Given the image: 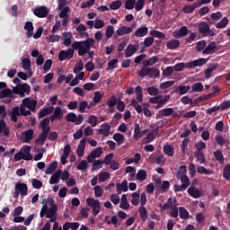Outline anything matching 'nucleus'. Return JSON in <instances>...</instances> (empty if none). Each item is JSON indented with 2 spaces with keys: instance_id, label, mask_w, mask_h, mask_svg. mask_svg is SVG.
I'll return each mask as SVG.
<instances>
[{
  "instance_id": "680f3d73",
  "label": "nucleus",
  "mask_w": 230,
  "mask_h": 230,
  "mask_svg": "<svg viewBox=\"0 0 230 230\" xmlns=\"http://www.w3.org/2000/svg\"><path fill=\"white\" fill-rule=\"evenodd\" d=\"M146 91L150 96H157V94H159V89L155 86H149Z\"/></svg>"
},
{
  "instance_id": "052dcab7",
  "label": "nucleus",
  "mask_w": 230,
  "mask_h": 230,
  "mask_svg": "<svg viewBox=\"0 0 230 230\" xmlns=\"http://www.w3.org/2000/svg\"><path fill=\"white\" fill-rule=\"evenodd\" d=\"M112 35H114V26L109 25L106 28L105 36L107 39H112Z\"/></svg>"
},
{
  "instance_id": "603ef678",
  "label": "nucleus",
  "mask_w": 230,
  "mask_h": 230,
  "mask_svg": "<svg viewBox=\"0 0 230 230\" xmlns=\"http://www.w3.org/2000/svg\"><path fill=\"white\" fill-rule=\"evenodd\" d=\"M155 137H157V136L154 132H151L145 138H143V143H145L146 145L148 143H152V141H154Z\"/></svg>"
},
{
  "instance_id": "6e6552de",
  "label": "nucleus",
  "mask_w": 230,
  "mask_h": 230,
  "mask_svg": "<svg viewBox=\"0 0 230 230\" xmlns=\"http://www.w3.org/2000/svg\"><path fill=\"white\" fill-rule=\"evenodd\" d=\"M206 64H208V59L200 58L194 61L186 63V67H187V69H193V67H199V66H204Z\"/></svg>"
},
{
  "instance_id": "2eb2a0df",
  "label": "nucleus",
  "mask_w": 230,
  "mask_h": 230,
  "mask_svg": "<svg viewBox=\"0 0 230 230\" xmlns=\"http://www.w3.org/2000/svg\"><path fill=\"white\" fill-rule=\"evenodd\" d=\"M190 89H191V86L190 85H178L176 88H174L173 93L175 94H180V96H182L184 94H187V93H190Z\"/></svg>"
},
{
  "instance_id": "338daca9",
  "label": "nucleus",
  "mask_w": 230,
  "mask_h": 230,
  "mask_svg": "<svg viewBox=\"0 0 230 230\" xmlns=\"http://www.w3.org/2000/svg\"><path fill=\"white\" fill-rule=\"evenodd\" d=\"M93 191L96 199H100L103 195V189L99 185L93 188Z\"/></svg>"
},
{
  "instance_id": "f3484780",
  "label": "nucleus",
  "mask_w": 230,
  "mask_h": 230,
  "mask_svg": "<svg viewBox=\"0 0 230 230\" xmlns=\"http://www.w3.org/2000/svg\"><path fill=\"white\" fill-rule=\"evenodd\" d=\"M23 28L27 31V39H31V37H33V30H35L33 27V22H26Z\"/></svg>"
},
{
  "instance_id": "79ce46f5",
  "label": "nucleus",
  "mask_w": 230,
  "mask_h": 230,
  "mask_svg": "<svg viewBox=\"0 0 230 230\" xmlns=\"http://www.w3.org/2000/svg\"><path fill=\"white\" fill-rule=\"evenodd\" d=\"M150 35L151 37H155L156 39H166V35L157 30H153V31H150Z\"/></svg>"
},
{
  "instance_id": "58836bf2",
  "label": "nucleus",
  "mask_w": 230,
  "mask_h": 230,
  "mask_svg": "<svg viewBox=\"0 0 230 230\" xmlns=\"http://www.w3.org/2000/svg\"><path fill=\"white\" fill-rule=\"evenodd\" d=\"M93 163L91 172H96V170H100V168L103 167V161L102 160H93Z\"/></svg>"
},
{
  "instance_id": "3c124183",
  "label": "nucleus",
  "mask_w": 230,
  "mask_h": 230,
  "mask_svg": "<svg viewBox=\"0 0 230 230\" xmlns=\"http://www.w3.org/2000/svg\"><path fill=\"white\" fill-rule=\"evenodd\" d=\"M135 91L137 102H143V88L141 86H137Z\"/></svg>"
},
{
  "instance_id": "4468645a",
  "label": "nucleus",
  "mask_w": 230,
  "mask_h": 230,
  "mask_svg": "<svg viewBox=\"0 0 230 230\" xmlns=\"http://www.w3.org/2000/svg\"><path fill=\"white\" fill-rule=\"evenodd\" d=\"M22 103L24 107H27L31 112H35V109L37 107V101L35 100H31L30 98H25L22 101Z\"/></svg>"
},
{
  "instance_id": "7ed1b4c3",
  "label": "nucleus",
  "mask_w": 230,
  "mask_h": 230,
  "mask_svg": "<svg viewBox=\"0 0 230 230\" xmlns=\"http://www.w3.org/2000/svg\"><path fill=\"white\" fill-rule=\"evenodd\" d=\"M198 30L203 37H215L217 35L213 30L209 28V24L206 22H201L198 25Z\"/></svg>"
},
{
  "instance_id": "774afa93",
  "label": "nucleus",
  "mask_w": 230,
  "mask_h": 230,
  "mask_svg": "<svg viewBox=\"0 0 230 230\" xmlns=\"http://www.w3.org/2000/svg\"><path fill=\"white\" fill-rule=\"evenodd\" d=\"M87 166H89V164L87 163V161L82 160L77 165V170L85 172V170H87Z\"/></svg>"
},
{
  "instance_id": "f03ea898",
  "label": "nucleus",
  "mask_w": 230,
  "mask_h": 230,
  "mask_svg": "<svg viewBox=\"0 0 230 230\" xmlns=\"http://www.w3.org/2000/svg\"><path fill=\"white\" fill-rule=\"evenodd\" d=\"M9 116H11V121L17 123L19 116H31V111H27L26 107L21 105L13 108L12 111H9Z\"/></svg>"
},
{
  "instance_id": "aec40b11",
  "label": "nucleus",
  "mask_w": 230,
  "mask_h": 230,
  "mask_svg": "<svg viewBox=\"0 0 230 230\" xmlns=\"http://www.w3.org/2000/svg\"><path fill=\"white\" fill-rule=\"evenodd\" d=\"M134 35L138 38L146 37L148 35V27L143 25L135 31Z\"/></svg>"
},
{
  "instance_id": "6e6d98bb",
  "label": "nucleus",
  "mask_w": 230,
  "mask_h": 230,
  "mask_svg": "<svg viewBox=\"0 0 230 230\" xmlns=\"http://www.w3.org/2000/svg\"><path fill=\"white\" fill-rule=\"evenodd\" d=\"M133 137H135L136 139L143 137V134H141V126L139 124L135 125Z\"/></svg>"
},
{
  "instance_id": "a878e982",
  "label": "nucleus",
  "mask_w": 230,
  "mask_h": 230,
  "mask_svg": "<svg viewBox=\"0 0 230 230\" xmlns=\"http://www.w3.org/2000/svg\"><path fill=\"white\" fill-rule=\"evenodd\" d=\"M40 127L42 131L49 132L51 130V128H49V117H47L43 119L40 121Z\"/></svg>"
},
{
  "instance_id": "b1692460",
  "label": "nucleus",
  "mask_w": 230,
  "mask_h": 230,
  "mask_svg": "<svg viewBox=\"0 0 230 230\" xmlns=\"http://www.w3.org/2000/svg\"><path fill=\"white\" fill-rule=\"evenodd\" d=\"M187 191L193 199H200V190L197 187H190Z\"/></svg>"
},
{
  "instance_id": "39448f33",
  "label": "nucleus",
  "mask_w": 230,
  "mask_h": 230,
  "mask_svg": "<svg viewBox=\"0 0 230 230\" xmlns=\"http://www.w3.org/2000/svg\"><path fill=\"white\" fill-rule=\"evenodd\" d=\"M66 121H69L70 123H75V125H82L84 123V119H85V117L84 115L79 114L76 116L74 112H69L65 117Z\"/></svg>"
},
{
  "instance_id": "0eeeda50",
  "label": "nucleus",
  "mask_w": 230,
  "mask_h": 230,
  "mask_svg": "<svg viewBox=\"0 0 230 230\" xmlns=\"http://www.w3.org/2000/svg\"><path fill=\"white\" fill-rule=\"evenodd\" d=\"M33 13L34 15H36V17H39L40 19H44V17H48V15L49 14V11H48V7L40 6L36 7L33 10Z\"/></svg>"
},
{
  "instance_id": "4d7b16f0",
  "label": "nucleus",
  "mask_w": 230,
  "mask_h": 230,
  "mask_svg": "<svg viewBox=\"0 0 230 230\" xmlns=\"http://www.w3.org/2000/svg\"><path fill=\"white\" fill-rule=\"evenodd\" d=\"M33 134L34 131L33 129H28L25 131V138H24V143H29L33 139Z\"/></svg>"
},
{
  "instance_id": "cd10ccee",
  "label": "nucleus",
  "mask_w": 230,
  "mask_h": 230,
  "mask_svg": "<svg viewBox=\"0 0 230 230\" xmlns=\"http://www.w3.org/2000/svg\"><path fill=\"white\" fill-rule=\"evenodd\" d=\"M179 217L181 220H188L190 218V212L184 207L179 208Z\"/></svg>"
},
{
  "instance_id": "ddd939ff",
  "label": "nucleus",
  "mask_w": 230,
  "mask_h": 230,
  "mask_svg": "<svg viewBox=\"0 0 230 230\" xmlns=\"http://www.w3.org/2000/svg\"><path fill=\"white\" fill-rule=\"evenodd\" d=\"M22 154L23 155V161H31L33 159V155H31V146H25L21 148Z\"/></svg>"
},
{
  "instance_id": "6ab92c4d",
  "label": "nucleus",
  "mask_w": 230,
  "mask_h": 230,
  "mask_svg": "<svg viewBox=\"0 0 230 230\" xmlns=\"http://www.w3.org/2000/svg\"><path fill=\"white\" fill-rule=\"evenodd\" d=\"M0 134H4L5 137L10 136V128L6 127L4 119H0Z\"/></svg>"
},
{
  "instance_id": "f704fd0d",
  "label": "nucleus",
  "mask_w": 230,
  "mask_h": 230,
  "mask_svg": "<svg viewBox=\"0 0 230 230\" xmlns=\"http://www.w3.org/2000/svg\"><path fill=\"white\" fill-rule=\"evenodd\" d=\"M174 150L173 146L170 145L164 146V154L169 157H173Z\"/></svg>"
},
{
  "instance_id": "5fc2aeb1",
  "label": "nucleus",
  "mask_w": 230,
  "mask_h": 230,
  "mask_svg": "<svg viewBox=\"0 0 230 230\" xmlns=\"http://www.w3.org/2000/svg\"><path fill=\"white\" fill-rule=\"evenodd\" d=\"M172 75H173V66H167L164 70H163V73H162L163 78L172 76Z\"/></svg>"
},
{
  "instance_id": "c85d7f7f",
  "label": "nucleus",
  "mask_w": 230,
  "mask_h": 230,
  "mask_svg": "<svg viewBox=\"0 0 230 230\" xmlns=\"http://www.w3.org/2000/svg\"><path fill=\"white\" fill-rule=\"evenodd\" d=\"M57 211H58V206H53L52 208H49L45 214L46 218H53V217L57 216Z\"/></svg>"
},
{
  "instance_id": "864d4df0",
  "label": "nucleus",
  "mask_w": 230,
  "mask_h": 230,
  "mask_svg": "<svg viewBox=\"0 0 230 230\" xmlns=\"http://www.w3.org/2000/svg\"><path fill=\"white\" fill-rule=\"evenodd\" d=\"M132 199H131V203L133 206H139V199H140V195L137 192H133L131 194Z\"/></svg>"
},
{
  "instance_id": "473e14b6",
  "label": "nucleus",
  "mask_w": 230,
  "mask_h": 230,
  "mask_svg": "<svg viewBox=\"0 0 230 230\" xmlns=\"http://www.w3.org/2000/svg\"><path fill=\"white\" fill-rule=\"evenodd\" d=\"M202 91H204V84H202V83L198 82L192 84L191 86L192 93H202Z\"/></svg>"
},
{
  "instance_id": "de8ad7c7",
  "label": "nucleus",
  "mask_w": 230,
  "mask_h": 230,
  "mask_svg": "<svg viewBox=\"0 0 230 230\" xmlns=\"http://www.w3.org/2000/svg\"><path fill=\"white\" fill-rule=\"evenodd\" d=\"M161 72L155 67H150L149 78H159Z\"/></svg>"
},
{
  "instance_id": "a211bd4d",
  "label": "nucleus",
  "mask_w": 230,
  "mask_h": 230,
  "mask_svg": "<svg viewBox=\"0 0 230 230\" xmlns=\"http://www.w3.org/2000/svg\"><path fill=\"white\" fill-rule=\"evenodd\" d=\"M117 193L121 195V191H128V181L124 180L121 183H117Z\"/></svg>"
},
{
  "instance_id": "5701e85b",
  "label": "nucleus",
  "mask_w": 230,
  "mask_h": 230,
  "mask_svg": "<svg viewBox=\"0 0 230 230\" xmlns=\"http://www.w3.org/2000/svg\"><path fill=\"white\" fill-rule=\"evenodd\" d=\"M49 135V131H42L41 134L36 138L35 143L39 145H44L46 143V139H48V136Z\"/></svg>"
},
{
  "instance_id": "bf43d9fd",
  "label": "nucleus",
  "mask_w": 230,
  "mask_h": 230,
  "mask_svg": "<svg viewBox=\"0 0 230 230\" xmlns=\"http://www.w3.org/2000/svg\"><path fill=\"white\" fill-rule=\"evenodd\" d=\"M157 62H159V57L154 56L146 60V63H144V66H155Z\"/></svg>"
},
{
  "instance_id": "0e129e2a",
  "label": "nucleus",
  "mask_w": 230,
  "mask_h": 230,
  "mask_svg": "<svg viewBox=\"0 0 230 230\" xmlns=\"http://www.w3.org/2000/svg\"><path fill=\"white\" fill-rule=\"evenodd\" d=\"M206 49V40L198 41L196 44V51L200 52Z\"/></svg>"
},
{
  "instance_id": "f257e3e1",
  "label": "nucleus",
  "mask_w": 230,
  "mask_h": 230,
  "mask_svg": "<svg viewBox=\"0 0 230 230\" xmlns=\"http://www.w3.org/2000/svg\"><path fill=\"white\" fill-rule=\"evenodd\" d=\"M94 39L87 38L85 40L74 41L71 47L74 49H78L79 57H84V55L88 53L89 58H93L94 56V51H91V48L94 46Z\"/></svg>"
},
{
  "instance_id": "c03bdc74",
  "label": "nucleus",
  "mask_w": 230,
  "mask_h": 230,
  "mask_svg": "<svg viewBox=\"0 0 230 230\" xmlns=\"http://www.w3.org/2000/svg\"><path fill=\"white\" fill-rule=\"evenodd\" d=\"M214 157L216 159V161H218L219 164H224V155L222 154V152L220 150L215 151L214 152Z\"/></svg>"
},
{
  "instance_id": "20e7f679",
  "label": "nucleus",
  "mask_w": 230,
  "mask_h": 230,
  "mask_svg": "<svg viewBox=\"0 0 230 230\" xmlns=\"http://www.w3.org/2000/svg\"><path fill=\"white\" fill-rule=\"evenodd\" d=\"M30 84H18L13 89V92L14 94H20L22 98H24V94H30Z\"/></svg>"
},
{
  "instance_id": "c9c22d12",
  "label": "nucleus",
  "mask_w": 230,
  "mask_h": 230,
  "mask_svg": "<svg viewBox=\"0 0 230 230\" xmlns=\"http://www.w3.org/2000/svg\"><path fill=\"white\" fill-rule=\"evenodd\" d=\"M178 181H181V186L184 187L185 190H188L190 188V178L188 176H180V178H177Z\"/></svg>"
},
{
  "instance_id": "4c0bfd02",
  "label": "nucleus",
  "mask_w": 230,
  "mask_h": 230,
  "mask_svg": "<svg viewBox=\"0 0 230 230\" xmlns=\"http://www.w3.org/2000/svg\"><path fill=\"white\" fill-rule=\"evenodd\" d=\"M86 203L90 208H100V200L94 199L93 198H88L86 199Z\"/></svg>"
},
{
  "instance_id": "1a4fd4ad",
  "label": "nucleus",
  "mask_w": 230,
  "mask_h": 230,
  "mask_svg": "<svg viewBox=\"0 0 230 230\" xmlns=\"http://www.w3.org/2000/svg\"><path fill=\"white\" fill-rule=\"evenodd\" d=\"M129 33H132V27L121 26L114 33V39L123 37V35H128Z\"/></svg>"
},
{
  "instance_id": "e433bc0d",
  "label": "nucleus",
  "mask_w": 230,
  "mask_h": 230,
  "mask_svg": "<svg viewBox=\"0 0 230 230\" xmlns=\"http://www.w3.org/2000/svg\"><path fill=\"white\" fill-rule=\"evenodd\" d=\"M186 173H188L186 165H181L178 169V172L176 173V179L180 177H186Z\"/></svg>"
},
{
  "instance_id": "8fccbe9b",
  "label": "nucleus",
  "mask_w": 230,
  "mask_h": 230,
  "mask_svg": "<svg viewBox=\"0 0 230 230\" xmlns=\"http://www.w3.org/2000/svg\"><path fill=\"white\" fill-rule=\"evenodd\" d=\"M223 177L226 181H230V164H227L223 169Z\"/></svg>"
},
{
  "instance_id": "69168bd1",
  "label": "nucleus",
  "mask_w": 230,
  "mask_h": 230,
  "mask_svg": "<svg viewBox=\"0 0 230 230\" xmlns=\"http://www.w3.org/2000/svg\"><path fill=\"white\" fill-rule=\"evenodd\" d=\"M121 4V0L113 1L110 5V10H119Z\"/></svg>"
},
{
  "instance_id": "2f4dec72",
  "label": "nucleus",
  "mask_w": 230,
  "mask_h": 230,
  "mask_svg": "<svg viewBox=\"0 0 230 230\" xmlns=\"http://www.w3.org/2000/svg\"><path fill=\"white\" fill-rule=\"evenodd\" d=\"M148 174L143 169H140L137 172V181H140V182H143L144 181H146V177Z\"/></svg>"
},
{
  "instance_id": "dca6fc26",
  "label": "nucleus",
  "mask_w": 230,
  "mask_h": 230,
  "mask_svg": "<svg viewBox=\"0 0 230 230\" xmlns=\"http://www.w3.org/2000/svg\"><path fill=\"white\" fill-rule=\"evenodd\" d=\"M188 35V27L182 26L180 30L173 31V37L175 39H181V37H186Z\"/></svg>"
},
{
  "instance_id": "72a5a7b5",
  "label": "nucleus",
  "mask_w": 230,
  "mask_h": 230,
  "mask_svg": "<svg viewBox=\"0 0 230 230\" xmlns=\"http://www.w3.org/2000/svg\"><path fill=\"white\" fill-rule=\"evenodd\" d=\"M159 114L163 118L172 116L173 114V108H165V109L160 110Z\"/></svg>"
},
{
  "instance_id": "4be33fe9",
  "label": "nucleus",
  "mask_w": 230,
  "mask_h": 230,
  "mask_svg": "<svg viewBox=\"0 0 230 230\" xmlns=\"http://www.w3.org/2000/svg\"><path fill=\"white\" fill-rule=\"evenodd\" d=\"M62 175V170L58 169L56 172H54L50 179H49V184H58V182L60 181V176Z\"/></svg>"
},
{
  "instance_id": "49530a36",
  "label": "nucleus",
  "mask_w": 230,
  "mask_h": 230,
  "mask_svg": "<svg viewBox=\"0 0 230 230\" xmlns=\"http://www.w3.org/2000/svg\"><path fill=\"white\" fill-rule=\"evenodd\" d=\"M109 218H111L110 216H105V217H104V220L108 226H111V224H112L113 226H118V217L117 216L111 217V220H109Z\"/></svg>"
},
{
  "instance_id": "13d9d810",
  "label": "nucleus",
  "mask_w": 230,
  "mask_h": 230,
  "mask_svg": "<svg viewBox=\"0 0 230 230\" xmlns=\"http://www.w3.org/2000/svg\"><path fill=\"white\" fill-rule=\"evenodd\" d=\"M108 179H111V173L107 172H102L99 173V181L105 182Z\"/></svg>"
},
{
  "instance_id": "9d476101",
  "label": "nucleus",
  "mask_w": 230,
  "mask_h": 230,
  "mask_svg": "<svg viewBox=\"0 0 230 230\" xmlns=\"http://www.w3.org/2000/svg\"><path fill=\"white\" fill-rule=\"evenodd\" d=\"M218 51V46L217 42H210L203 50V55H213V53H217Z\"/></svg>"
},
{
  "instance_id": "bb28decb",
  "label": "nucleus",
  "mask_w": 230,
  "mask_h": 230,
  "mask_svg": "<svg viewBox=\"0 0 230 230\" xmlns=\"http://www.w3.org/2000/svg\"><path fill=\"white\" fill-rule=\"evenodd\" d=\"M138 213L143 222H146V220H148V210H146V208L139 207Z\"/></svg>"
},
{
  "instance_id": "393cba45",
  "label": "nucleus",
  "mask_w": 230,
  "mask_h": 230,
  "mask_svg": "<svg viewBox=\"0 0 230 230\" xmlns=\"http://www.w3.org/2000/svg\"><path fill=\"white\" fill-rule=\"evenodd\" d=\"M167 49H177L181 46V42L178 40H171L166 42Z\"/></svg>"
},
{
  "instance_id": "ea45409f",
  "label": "nucleus",
  "mask_w": 230,
  "mask_h": 230,
  "mask_svg": "<svg viewBox=\"0 0 230 230\" xmlns=\"http://www.w3.org/2000/svg\"><path fill=\"white\" fill-rule=\"evenodd\" d=\"M113 139L118 143L119 146V145H123L125 143V137L121 133H115L113 135Z\"/></svg>"
},
{
  "instance_id": "7c9ffc66",
  "label": "nucleus",
  "mask_w": 230,
  "mask_h": 230,
  "mask_svg": "<svg viewBox=\"0 0 230 230\" xmlns=\"http://www.w3.org/2000/svg\"><path fill=\"white\" fill-rule=\"evenodd\" d=\"M58 166V163L57 161L52 162L45 171L46 175H51V173L57 170Z\"/></svg>"
},
{
  "instance_id": "f8f14e48",
  "label": "nucleus",
  "mask_w": 230,
  "mask_h": 230,
  "mask_svg": "<svg viewBox=\"0 0 230 230\" xmlns=\"http://www.w3.org/2000/svg\"><path fill=\"white\" fill-rule=\"evenodd\" d=\"M14 190L19 191L22 197L28 195V185L26 183L16 182Z\"/></svg>"
},
{
  "instance_id": "423d86ee",
  "label": "nucleus",
  "mask_w": 230,
  "mask_h": 230,
  "mask_svg": "<svg viewBox=\"0 0 230 230\" xmlns=\"http://www.w3.org/2000/svg\"><path fill=\"white\" fill-rule=\"evenodd\" d=\"M102 154H103V149L102 146H99L95 149H93L88 155H87V161L88 163H94V159L101 157Z\"/></svg>"
},
{
  "instance_id": "412c9836",
  "label": "nucleus",
  "mask_w": 230,
  "mask_h": 230,
  "mask_svg": "<svg viewBox=\"0 0 230 230\" xmlns=\"http://www.w3.org/2000/svg\"><path fill=\"white\" fill-rule=\"evenodd\" d=\"M218 67V64H210L208 65V67L205 70V78L208 80V78H211V75H213V71H217Z\"/></svg>"
},
{
  "instance_id": "a18cd8bd",
  "label": "nucleus",
  "mask_w": 230,
  "mask_h": 230,
  "mask_svg": "<svg viewBox=\"0 0 230 230\" xmlns=\"http://www.w3.org/2000/svg\"><path fill=\"white\" fill-rule=\"evenodd\" d=\"M227 24H229V20L227 19V17H224L220 22H218L216 24V28H217L218 30H222L224 28H226V26H227Z\"/></svg>"
},
{
  "instance_id": "9b49d317",
  "label": "nucleus",
  "mask_w": 230,
  "mask_h": 230,
  "mask_svg": "<svg viewBox=\"0 0 230 230\" xmlns=\"http://www.w3.org/2000/svg\"><path fill=\"white\" fill-rule=\"evenodd\" d=\"M137 51H139V46H136L134 44H129L127 46L125 49V58H130Z\"/></svg>"
},
{
  "instance_id": "e2e57ef3",
  "label": "nucleus",
  "mask_w": 230,
  "mask_h": 230,
  "mask_svg": "<svg viewBox=\"0 0 230 230\" xmlns=\"http://www.w3.org/2000/svg\"><path fill=\"white\" fill-rule=\"evenodd\" d=\"M102 102V93L100 92H94V96H93V102L92 103V107H94L96 103H100Z\"/></svg>"
},
{
  "instance_id": "09e8293b",
  "label": "nucleus",
  "mask_w": 230,
  "mask_h": 230,
  "mask_svg": "<svg viewBox=\"0 0 230 230\" xmlns=\"http://www.w3.org/2000/svg\"><path fill=\"white\" fill-rule=\"evenodd\" d=\"M168 100H170V96L165 95V97L164 99H160V101H158V102L156 103V107L155 109H163V107H164L166 105V102H168Z\"/></svg>"
},
{
  "instance_id": "c756f323",
  "label": "nucleus",
  "mask_w": 230,
  "mask_h": 230,
  "mask_svg": "<svg viewBox=\"0 0 230 230\" xmlns=\"http://www.w3.org/2000/svg\"><path fill=\"white\" fill-rule=\"evenodd\" d=\"M13 96V92L12 89L6 88L0 92V100H4V98H12Z\"/></svg>"
},
{
  "instance_id": "a19ab883",
  "label": "nucleus",
  "mask_w": 230,
  "mask_h": 230,
  "mask_svg": "<svg viewBox=\"0 0 230 230\" xmlns=\"http://www.w3.org/2000/svg\"><path fill=\"white\" fill-rule=\"evenodd\" d=\"M63 37H66L63 41L64 46H66V48L71 46V39H73V34L71 32H64Z\"/></svg>"
},
{
  "instance_id": "37998d69",
  "label": "nucleus",
  "mask_w": 230,
  "mask_h": 230,
  "mask_svg": "<svg viewBox=\"0 0 230 230\" xmlns=\"http://www.w3.org/2000/svg\"><path fill=\"white\" fill-rule=\"evenodd\" d=\"M148 66H145L142 67V69L138 73V76L140 78H145V76H149L150 75V67H147Z\"/></svg>"
}]
</instances>
